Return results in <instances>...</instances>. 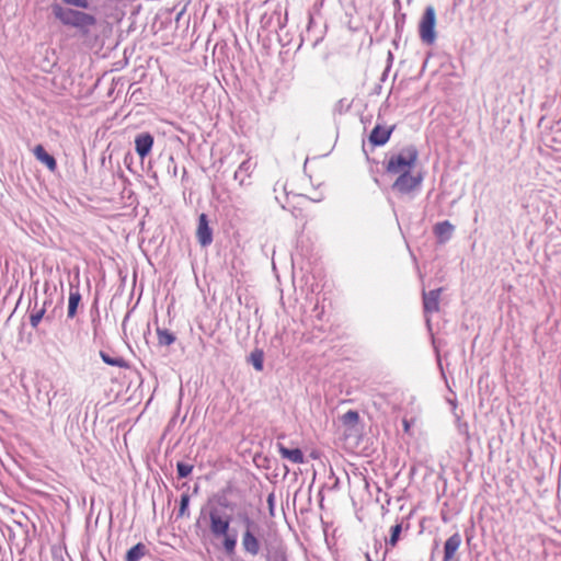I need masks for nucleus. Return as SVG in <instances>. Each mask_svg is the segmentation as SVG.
Here are the masks:
<instances>
[{
  "label": "nucleus",
  "mask_w": 561,
  "mask_h": 561,
  "mask_svg": "<svg viewBox=\"0 0 561 561\" xmlns=\"http://www.w3.org/2000/svg\"><path fill=\"white\" fill-rule=\"evenodd\" d=\"M54 16L65 26L76 28L79 34L87 37L96 26V18L80 10L65 8L58 3L51 5Z\"/></svg>",
  "instance_id": "nucleus-1"
},
{
  "label": "nucleus",
  "mask_w": 561,
  "mask_h": 561,
  "mask_svg": "<svg viewBox=\"0 0 561 561\" xmlns=\"http://www.w3.org/2000/svg\"><path fill=\"white\" fill-rule=\"evenodd\" d=\"M209 529L215 538H222V549L227 556H232L237 547V533L230 531V516H221L217 508L209 512Z\"/></svg>",
  "instance_id": "nucleus-2"
},
{
  "label": "nucleus",
  "mask_w": 561,
  "mask_h": 561,
  "mask_svg": "<svg viewBox=\"0 0 561 561\" xmlns=\"http://www.w3.org/2000/svg\"><path fill=\"white\" fill-rule=\"evenodd\" d=\"M419 151L415 146L404 147L399 153L392 154L386 163V172L393 175L409 172L415 165Z\"/></svg>",
  "instance_id": "nucleus-3"
},
{
  "label": "nucleus",
  "mask_w": 561,
  "mask_h": 561,
  "mask_svg": "<svg viewBox=\"0 0 561 561\" xmlns=\"http://www.w3.org/2000/svg\"><path fill=\"white\" fill-rule=\"evenodd\" d=\"M436 15L433 7H426L420 22V38L424 44L432 45L436 39L435 32Z\"/></svg>",
  "instance_id": "nucleus-4"
},
{
  "label": "nucleus",
  "mask_w": 561,
  "mask_h": 561,
  "mask_svg": "<svg viewBox=\"0 0 561 561\" xmlns=\"http://www.w3.org/2000/svg\"><path fill=\"white\" fill-rule=\"evenodd\" d=\"M423 181L422 174L413 175L411 171L401 173L392 184V190L400 194H410L420 187Z\"/></svg>",
  "instance_id": "nucleus-5"
},
{
  "label": "nucleus",
  "mask_w": 561,
  "mask_h": 561,
  "mask_svg": "<svg viewBox=\"0 0 561 561\" xmlns=\"http://www.w3.org/2000/svg\"><path fill=\"white\" fill-rule=\"evenodd\" d=\"M153 146V136L150 133H139L135 137V151L141 158H146Z\"/></svg>",
  "instance_id": "nucleus-6"
},
{
  "label": "nucleus",
  "mask_w": 561,
  "mask_h": 561,
  "mask_svg": "<svg viewBox=\"0 0 561 561\" xmlns=\"http://www.w3.org/2000/svg\"><path fill=\"white\" fill-rule=\"evenodd\" d=\"M196 236L202 247H207L213 242V230L209 227L206 214H201L198 217Z\"/></svg>",
  "instance_id": "nucleus-7"
},
{
  "label": "nucleus",
  "mask_w": 561,
  "mask_h": 561,
  "mask_svg": "<svg viewBox=\"0 0 561 561\" xmlns=\"http://www.w3.org/2000/svg\"><path fill=\"white\" fill-rule=\"evenodd\" d=\"M393 129H394V126L387 128L381 125H376L369 135V141L374 146H383L389 140Z\"/></svg>",
  "instance_id": "nucleus-8"
},
{
  "label": "nucleus",
  "mask_w": 561,
  "mask_h": 561,
  "mask_svg": "<svg viewBox=\"0 0 561 561\" xmlns=\"http://www.w3.org/2000/svg\"><path fill=\"white\" fill-rule=\"evenodd\" d=\"M442 288L433 289L428 293L423 291V307L425 313H434L439 310V297Z\"/></svg>",
  "instance_id": "nucleus-9"
},
{
  "label": "nucleus",
  "mask_w": 561,
  "mask_h": 561,
  "mask_svg": "<svg viewBox=\"0 0 561 561\" xmlns=\"http://www.w3.org/2000/svg\"><path fill=\"white\" fill-rule=\"evenodd\" d=\"M242 547L245 553L252 557L257 556L260 552V541L250 529H247L242 535Z\"/></svg>",
  "instance_id": "nucleus-10"
},
{
  "label": "nucleus",
  "mask_w": 561,
  "mask_h": 561,
  "mask_svg": "<svg viewBox=\"0 0 561 561\" xmlns=\"http://www.w3.org/2000/svg\"><path fill=\"white\" fill-rule=\"evenodd\" d=\"M461 545V536L458 533L451 535L444 545L443 561H450Z\"/></svg>",
  "instance_id": "nucleus-11"
},
{
  "label": "nucleus",
  "mask_w": 561,
  "mask_h": 561,
  "mask_svg": "<svg viewBox=\"0 0 561 561\" xmlns=\"http://www.w3.org/2000/svg\"><path fill=\"white\" fill-rule=\"evenodd\" d=\"M455 227L448 221L444 220L435 225L434 233L440 243L447 242L451 237Z\"/></svg>",
  "instance_id": "nucleus-12"
},
{
  "label": "nucleus",
  "mask_w": 561,
  "mask_h": 561,
  "mask_svg": "<svg viewBox=\"0 0 561 561\" xmlns=\"http://www.w3.org/2000/svg\"><path fill=\"white\" fill-rule=\"evenodd\" d=\"M277 449L282 458L291 461L293 463H302L304 454L299 448H287L283 444H277Z\"/></svg>",
  "instance_id": "nucleus-13"
},
{
  "label": "nucleus",
  "mask_w": 561,
  "mask_h": 561,
  "mask_svg": "<svg viewBox=\"0 0 561 561\" xmlns=\"http://www.w3.org/2000/svg\"><path fill=\"white\" fill-rule=\"evenodd\" d=\"M50 304V301L45 300L44 304L38 307V300L35 297L34 299V306L32 308V311L30 312V324L33 329H36L41 321L44 319V316L46 313V306Z\"/></svg>",
  "instance_id": "nucleus-14"
},
{
  "label": "nucleus",
  "mask_w": 561,
  "mask_h": 561,
  "mask_svg": "<svg viewBox=\"0 0 561 561\" xmlns=\"http://www.w3.org/2000/svg\"><path fill=\"white\" fill-rule=\"evenodd\" d=\"M33 152L36 159L44 163L50 171L56 170V159L51 154H49L42 145H37L34 148Z\"/></svg>",
  "instance_id": "nucleus-15"
},
{
  "label": "nucleus",
  "mask_w": 561,
  "mask_h": 561,
  "mask_svg": "<svg viewBox=\"0 0 561 561\" xmlns=\"http://www.w3.org/2000/svg\"><path fill=\"white\" fill-rule=\"evenodd\" d=\"M253 168H254V165L250 159L244 160L243 162H241V164L234 172V175H233L234 180L239 181L240 185H243L245 179L249 178L250 174L252 173Z\"/></svg>",
  "instance_id": "nucleus-16"
},
{
  "label": "nucleus",
  "mask_w": 561,
  "mask_h": 561,
  "mask_svg": "<svg viewBox=\"0 0 561 561\" xmlns=\"http://www.w3.org/2000/svg\"><path fill=\"white\" fill-rule=\"evenodd\" d=\"M100 357L102 358V360L105 364H107L110 366L119 367V368H128L129 367L128 363L121 356H112L107 352L100 351Z\"/></svg>",
  "instance_id": "nucleus-17"
},
{
  "label": "nucleus",
  "mask_w": 561,
  "mask_h": 561,
  "mask_svg": "<svg viewBox=\"0 0 561 561\" xmlns=\"http://www.w3.org/2000/svg\"><path fill=\"white\" fill-rule=\"evenodd\" d=\"M80 300H81V295L79 293V289H75V290L71 289L69 293V300H68V311H67L68 318L72 319L76 316Z\"/></svg>",
  "instance_id": "nucleus-18"
},
{
  "label": "nucleus",
  "mask_w": 561,
  "mask_h": 561,
  "mask_svg": "<svg viewBox=\"0 0 561 561\" xmlns=\"http://www.w3.org/2000/svg\"><path fill=\"white\" fill-rule=\"evenodd\" d=\"M147 553V548L144 543L138 542L131 547L126 553V561H139Z\"/></svg>",
  "instance_id": "nucleus-19"
},
{
  "label": "nucleus",
  "mask_w": 561,
  "mask_h": 561,
  "mask_svg": "<svg viewBox=\"0 0 561 561\" xmlns=\"http://www.w3.org/2000/svg\"><path fill=\"white\" fill-rule=\"evenodd\" d=\"M157 336L160 346H170L176 340L174 333H172L168 329L157 328Z\"/></svg>",
  "instance_id": "nucleus-20"
},
{
  "label": "nucleus",
  "mask_w": 561,
  "mask_h": 561,
  "mask_svg": "<svg viewBox=\"0 0 561 561\" xmlns=\"http://www.w3.org/2000/svg\"><path fill=\"white\" fill-rule=\"evenodd\" d=\"M359 421V414L357 411L348 410L341 416V422L344 426L353 430Z\"/></svg>",
  "instance_id": "nucleus-21"
},
{
  "label": "nucleus",
  "mask_w": 561,
  "mask_h": 561,
  "mask_svg": "<svg viewBox=\"0 0 561 561\" xmlns=\"http://www.w3.org/2000/svg\"><path fill=\"white\" fill-rule=\"evenodd\" d=\"M249 360L255 370L261 371L263 369L264 355L262 351L256 350L252 352Z\"/></svg>",
  "instance_id": "nucleus-22"
},
{
  "label": "nucleus",
  "mask_w": 561,
  "mask_h": 561,
  "mask_svg": "<svg viewBox=\"0 0 561 561\" xmlns=\"http://www.w3.org/2000/svg\"><path fill=\"white\" fill-rule=\"evenodd\" d=\"M401 530H402V525L400 523L393 525L391 527V534H390V538L387 541V545L394 547L399 540Z\"/></svg>",
  "instance_id": "nucleus-23"
},
{
  "label": "nucleus",
  "mask_w": 561,
  "mask_h": 561,
  "mask_svg": "<svg viewBox=\"0 0 561 561\" xmlns=\"http://www.w3.org/2000/svg\"><path fill=\"white\" fill-rule=\"evenodd\" d=\"M190 505V495L187 493H182L181 500H180V507L178 512V517H183L187 514Z\"/></svg>",
  "instance_id": "nucleus-24"
},
{
  "label": "nucleus",
  "mask_w": 561,
  "mask_h": 561,
  "mask_svg": "<svg viewBox=\"0 0 561 561\" xmlns=\"http://www.w3.org/2000/svg\"><path fill=\"white\" fill-rule=\"evenodd\" d=\"M193 470V466L186 462H178L176 465V471L179 478H186L191 474Z\"/></svg>",
  "instance_id": "nucleus-25"
},
{
  "label": "nucleus",
  "mask_w": 561,
  "mask_h": 561,
  "mask_svg": "<svg viewBox=\"0 0 561 561\" xmlns=\"http://www.w3.org/2000/svg\"><path fill=\"white\" fill-rule=\"evenodd\" d=\"M67 5H72L80 9H88L89 1L88 0H62Z\"/></svg>",
  "instance_id": "nucleus-26"
},
{
  "label": "nucleus",
  "mask_w": 561,
  "mask_h": 561,
  "mask_svg": "<svg viewBox=\"0 0 561 561\" xmlns=\"http://www.w3.org/2000/svg\"><path fill=\"white\" fill-rule=\"evenodd\" d=\"M243 522L247 525V529H250V527L253 525V520L248 515H244Z\"/></svg>",
  "instance_id": "nucleus-27"
},
{
  "label": "nucleus",
  "mask_w": 561,
  "mask_h": 561,
  "mask_svg": "<svg viewBox=\"0 0 561 561\" xmlns=\"http://www.w3.org/2000/svg\"><path fill=\"white\" fill-rule=\"evenodd\" d=\"M267 503H268L270 507L272 508L273 504H274V494L268 495Z\"/></svg>",
  "instance_id": "nucleus-28"
},
{
  "label": "nucleus",
  "mask_w": 561,
  "mask_h": 561,
  "mask_svg": "<svg viewBox=\"0 0 561 561\" xmlns=\"http://www.w3.org/2000/svg\"><path fill=\"white\" fill-rule=\"evenodd\" d=\"M128 318H129V313H127V314L125 316L124 320H123V328L125 327V324H126V322H127Z\"/></svg>",
  "instance_id": "nucleus-29"
},
{
  "label": "nucleus",
  "mask_w": 561,
  "mask_h": 561,
  "mask_svg": "<svg viewBox=\"0 0 561 561\" xmlns=\"http://www.w3.org/2000/svg\"><path fill=\"white\" fill-rule=\"evenodd\" d=\"M204 514H205V510H204V508H202V511H201V516H199V518L197 519V524L201 522V518L204 516Z\"/></svg>",
  "instance_id": "nucleus-30"
},
{
  "label": "nucleus",
  "mask_w": 561,
  "mask_h": 561,
  "mask_svg": "<svg viewBox=\"0 0 561 561\" xmlns=\"http://www.w3.org/2000/svg\"><path fill=\"white\" fill-rule=\"evenodd\" d=\"M365 558H366V561H373L370 558V554L368 552L365 554Z\"/></svg>",
  "instance_id": "nucleus-31"
},
{
  "label": "nucleus",
  "mask_w": 561,
  "mask_h": 561,
  "mask_svg": "<svg viewBox=\"0 0 561 561\" xmlns=\"http://www.w3.org/2000/svg\"><path fill=\"white\" fill-rule=\"evenodd\" d=\"M403 423H404V430L408 431L409 430V423L407 421H404Z\"/></svg>",
  "instance_id": "nucleus-32"
},
{
  "label": "nucleus",
  "mask_w": 561,
  "mask_h": 561,
  "mask_svg": "<svg viewBox=\"0 0 561 561\" xmlns=\"http://www.w3.org/2000/svg\"><path fill=\"white\" fill-rule=\"evenodd\" d=\"M280 561H287L286 556H282V557H280Z\"/></svg>",
  "instance_id": "nucleus-33"
},
{
  "label": "nucleus",
  "mask_w": 561,
  "mask_h": 561,
  "mask_svg": "<svg viewBox=\"0 0 561 561\" xmlns=\"http://www.w3.org/2000/svg\"><path fill=\"white\" fill-rule=\"evenodd\" d=\"M172 173H174V175L176 174V167H174V169L172 170Z\"/></svg>",
  "instance_id": "nucleus-34"
},
{
  "label": "nucleus",
  "mask_w": 561,
  "mask_h": 561,
  "mask_svg": "<svg viewBox=\"0 0 561 561\" xmlns=\"http://www.w3.org/2000/svg\"><path fill=\"white\" fill-rule=\"evenodd\" d=\"M386 76H387V71L383 72L382 80H385Z\"/></svg>",
  "instance_id": "nucleus-35"
},
{
  "label": "nucleus",
  "mask_w": 561,
  "mask_h": 561,
  "mask_svg": "<svg viewBox=\"0 0 561 561\" xmlns=\"http://www.w3.org/2000/svg\"><path fill=\"white\" fill-rule=\"evenodd\" d=\"M32 305L34 306V301H30L28 307H32Z\"/></svg>",
  "instance_id": "nucleus-36"
},
{
  "label": "nucleus",
  "mask_w": 561,
  "mask_h": 561,
  "mask_svg": "<svg viewBox=\"0 0 561 561\" xmlns=\"http://www.w3.org/2000/svg\"><path fill=\"white\" fill-rule=\"evenodd\" d=\"M32 305L34 306V301H30L28 307H32Z\"/></svg>",
  "instance_id": "nucleus-37"
}]
</instances>
